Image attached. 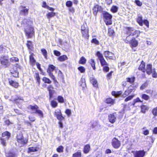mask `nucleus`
I'll use <instances>...</instances> for the list:
<instances>
[{
    "mask_svg": "<svg viewBox=\"0 0 157 157\" xmlns=\"http://www.w3.org/2000/svg\"><path fill=\"white\" fill-rule=\"evenodd\" d=\"M28 10L27 9H24L21 10V13H23L24 15H26L28 13Z\"/></svg>",
    "mask_w": 157,
    "mask_h": 157,
    "instance_id": "51",
    "label": "nucleus"
},
{
    "mask_svg": "<svg viewBox=\"0 0 157 157\" xmlns=\"http://www.w3.org/2000/svg\"><path fill=\"white\" fill-rule=\"evenodd\" d=\"M6 51V48L3 47L2 45L0 46V52L1 53H3V52H5Z\"/></svg>",
    "mask_w": 157,
    "mask_h": 157,
    "instance_id": "56",
    "label": "nucleus"
},
{
    "mask_svg": "<svg viewBox=\"0 0 157 157\" xmlns=\"http://www.w3.org/2000/svg\"><path fill=\"white\" fill-rule=\"evenodd\" d=\"M138 102H142V101H140V99L139 98H137L133 100V103L132 104L133 105H134L136 103Z\"/></svg>",
    "mask_w": 157,
    "mask_h": 157,
    "instance_id": "52",
    "label": "nucleus"
},
{
    "mask_svg": "<svg viewBox=\"0 0 157 157\" xmlns=\"http://www.w3.org/2000/svg\"><path fill=\"white\" fill-rule=\"evenodd\" d=\"M118 8L116 6H113L111 9V11L114 13L116 12L117 11Z\"/></svg>",
    "mask_w": 157,
    "mask_h": 157,
    "instance_id": "38",
    "label": "nucleus"
},
{
    "mask_svg": "<svg viewBox=\"0 0 157 157\" xmlns=\"http://www.w3.org/2000/svg\"><path fill=\"white\" fill-rule=\"evenodd\" d=\"M108 120L111 123L113 124L115 122L117 118L113 114H110L108 116Z\"/></svg>",
    "mask_w": 157,
    "mask_h": 157,
    "instance_id": "13",
    "label": "nucleus"
},
{
    "mask_svg": "<svg viewBox=\"0 0 157 157\" xmlns=\"http://www.w3.org/2000/svg\"><path fill=\"white\" fill-rule=\"evenodd\" d=\"M54 53L55 55L58 56H60L61 54L57 50H54Z\"/></svg>",
    "mask_w": 157,
    "mask_h": 157,
    "instance_id": "62",
    "label": "nucleus"
},
{
    "mask_svg": "<svg viewBox=\"0 0 157 157\" xmlns=\"http://www.w3.org/2000/svg\"><path fill=\"white\" fill-rule=\"evenodd\" d=\"M96 56L98 57L99 60L104 58L103 56L99 52H97L96 54Z\"/></svg>",
    "mask_w": 157,
    "mask_h": 157,
    "instance_id": "32",
    "label": "nucleus"
},
{
    "mask_svg": "<svg viewBox=\"0 0 157 157\" xmlns=\"http://www.w3.org/2000/svg\"><path fill=\"white\" fill-rule=\"evenodd\" d=\"M90 82L92 83L93 85L95 87H97L98 86L97 81L96 79L93 78H90Z\"/></svg>",
    "mask_w": 157,
    "mask_h": 157,
    "instance_id": "29",
    "label": "nucleus"
},
{
    "mask_svg": "<svg viewBox=\"0 0 157 157\" xmlns=\"http://www.w3.org/2000/svg\"><path fill=\"white\" fill-rule=\"evenodd\" d=\"M10 133L8 131H6L2 134V137L1 138V143L3 146L6 145V141L10 137Z\"/></svg>",
    "mask_w": 157,
    "mask_h": 157,
    "instance_id": "4",
    "label": "nucleus"
},
{
    "mask_svg": "<svg viewBox=\"0 0 157 157\" xmlns=\"http://www.w3.org/2000/svg\"><path fill=\"white\" fill-rule=\"evenodd\" d=\"M9 83L10 85L16 88H17L18 86V83L14 82L11 79H9Z\"/></svg>",
    "mask_w": 157,
    "mask_h": 157,
    "instance_id": "19",
    "label": "nucleus"
},
{
    "mask_svg": "<svg viewBox=\"0 0 157 157\" xmlns=\"http://www.w3.org/2000/svg\"><path fill=\"white\" fill-rule=\"evenodd\" d=\"M55 15V13L53 12L48 13L47 15V18L50 19V18L54 17Z\"/></svg>",
    "mask_w": 157,
    "mask_h": 157,
    "instance_id": "37",
    "label": "nucleus"
},
{
    "mask_svg": "<svg viewBox=\"0 0 157 157\" xmlns=\"http://www.w3.org/2000/svg\"><path fill=\"white\" fill-rule=\"evenodd\" d=\"M90 149V146L89 145L87 144L85 146L84 148V152L85 153H87L89 151Z\"/></svg>",
    "mask_w": 157,
    "mask_h": 157,
    "instance_id": "22",
    "label": "nucleus"
},
{
    "mask_svg": "<svg viewBox=\"0 0 157 157\" xmlns=\"http://www.w3.org/2000/svg\"><path fill=\"white\" fill-rule=\"evenodd\" d=\"M17 138L18 142L19 144H18L19 147H22L26 143V140L24 139L23 135L21 133H20L17 135Z\"/></svg>",
    "mask_w": 157,
    "mask_h": 157,
    "instance_id": "7",
    "label": "nucleus"
},
{
    "mask_svg": "<svg viewBox=\"0 0 157 157\" xmlns=\"http://www.w3.org/2000/svg\"><path fill=\"white\" fill-rule=\"evenodd\" d=\"M33 55L32 54L30 55L29 56L30 63L33 66L35 65L36 62V60L33 56Z\"/></svg>",
    "mask_w": 157,
    "mask_h": 157,
    "instance_id": "17",
    "label": "nucleus"
},
{
    "mask_svg": "<svg viewBox=\"0 0 157 157\" xmlns=\"http://www.w3.org/2000/svg\"><path fill=\"white\" fill-rule=\"evenodd\" d=\"M57 100L59 102L61 103H63L64 102V99L61 96H59L58 97Z\"/></svg>",
    "mask_w": 157,
    "mask_h": 157,
    "instance_id": "48",
    "label": "nucleus"
},
{
    "mask_svg": "<svg viewBox=\"0 0 157 157\" xmlns=\"http://www.w3.org/2000/svg\"><path fill=\"white\" fill-rule=\"evenodd\" d=\"M132 47H136L138 45V42L135 39H132V40L130 42Z\"/></svg>",
    "mask_w": 157,
    "mask_h": 157,
    "instance_id": "23",
    "label": "nucleus"
},
{
    "mask_svg": "<svg viewBox=\"0 0 157 157\" xmlns=\"http://www.w3.org/2000/svg\"><path fill=\"white\" fill-rule=\"evenodd\" d=\"M78 69L80 71L81 73H83L85 71V68L82 66H81L78 68Z\"/></svg>",
    "mask_w": 157,
    "mask_h": 157,
    "instance_id": "59",
    "label": "nucleus"
},
{
    "mask_svg": "<svg viewBox=\"0 0 157 157\" xmlns=\"http://www.w3.org/2000/svg\"><path fill=\"white\" fill-rule=\"evenodd\" d=\"M27 46L29 49L32 50L33 48V44L31 41H28V43L27 44Z\"/></svg>",
    "mask_w": 157,
    "mask_h": 157,
    "instance_id": "41",
    "label": "nucleus"
},
{
    "mask_svg": "<svg viewBox=\"0 0 157 157\" xmlns=\"http://www.w3.org/2000/svg\"><path fill=\"white\" fill-rule=\"evenodd\" d=\"M126 29L127 30V34L130 35L131 36H134L135 37H137L140 34V32L139 30L134 31V29L133 28L126 27Z\"/></svg>",
    "mask_w": 157,
    "mask_h": 157,
    "instance_id": "3",
    "label": "nucleus"
},
{
    "mask_svg": "<svg viewBox=\"0 0 157 157\" xmlns=\"http://www.w3.org/2000/svg\"><path fill=\"white\" fill-rule=\"evenodd\" d=\"M131 36L130 35L127 36L126 38V42L127 43H129L132 40V39H133V37H131Z\"/></svg>",
    "mask_w": 157,
    "mask_h": 157,
    "instance_id": "35",
    "label": "nucleus"
},
{
    "mask_svg": "<svg viewBox=\"0 0 157 157\" xmlns=\"http://www.w3.org/2000/svg\"><path fill=\"white\" fill-rule=\"evenodd\" d=\"M134 95H132L128 96L125 99V101H127L132 99L134 97Z\"/></svg>",
    "mask_w": 157,
    "mask_h": 157,
    "instance_id": "53",
    "label": "nucleus"
},
{
    "mask_svg": "<svg viewBox=\"0 0 157 157\" xmlns=\"http://www.w3.org/2000/svg\"><path fill=\"white\" fill-rule=\"evenodd\" d=\"M135 2L137 6H141L142 4V3L139 0H136Z\"/></svg>",
    "mask_w": 157,
    "mask_h": 157,
    "instance_id": "60",
    "label": "nucleus"
},
{
    "mask_svg": "<svg viewBox=\"0 0 157 157\" xmlns=\"http://www.w3.org/2000/svg\"><path fill=\"white\" fill-rule=\"evenodd\" d=\"M143 23L148 28L149 27V22L147 20H144L143 21Z\"/></svg>",
    "mask_w": 157,
    "mask_h": 157,
    "instance_id": "64",
    "label": "nucleus"
},
{
    "mask_svg": "<svg viewBox=\"0 0 157 157\" xmlns=\"http://www.w3.org/2000/svg\"><path fill=\"white\" fill-rule=\"evenodd\" d=\"M136 86H130L128 88V91H129L128 94H129L133 91H134L136 90Z\"/></svg>",
    "mask_w": 157,
    "mask_h": 157,
    "instance_id": "26",
    "label": "nucleus"
},
{
    "mask_svg": "<svg viewBox=\"0 0 157 157\" xmlns=\"http://www.w3.org/2000/svg\"><path fill=\"white\" fill-rule=\"evenodd\" d=\"M151 73H152V77L154 78H157V73L155 72V69L154 68L153 69Z\"/></svg>",
    "mask_w": 157,
    "mask_h": 157,
    "instance_id": "54",
    "label": "nucleus"
},
{
    "mask_svg": "<svg viewBox=\"0 0 157 157\" xmlns=\"http://www.w3.org/2000/svg\"><path fill=\"white\" fill-rule=\"evenodd\" d=\"M63 147L62 146H60L57 148L56 150L59 152H62L63 151Z\"/></svg>",
    "mask_w": 157,
    "mask_h": 157,
    "instance_id": "45",
    "label": "nucleus"
},
{
    "mask_svg": "<svg viewBox=\"0 0 157 157\" xmlns=\"http://www.w3.org/2000/svg\"><path fill=\"white\" fill-rule=\"evenodd\" d=\"M114 32L113 30L110 28L108 29V34L109 36H112L113 35Z\"/></svg>",
    "mask_w": 157,
    "mask_h": 157,
    "instance_id": "46",
    "label": "nucleus"
},
{
    "mask_svg": "<svg viewBox=\"0 0 157 157\" xmlns=\"http://www.w3.org/2000/svg\"><path fill=\"white\" fill-rule=\"evenodd\" d=\"M42 80L44 82L46 83L50 84L52 82L51 81L49 78L45 77H43Z\"/></svg>",
    "mask_w": 157,
    "mask_h": 157,
    "instance_id": "31",
    "label": "nucleus"
},
{
    "mask_svg": "<svg viewBox=\"0 0 157 157\" xmlns=\"http://www.w3.org/2000/svg\"><path fill=\"white\" fill-rule=\"evenodd\" d=\"M82 36L84 37L87 38L89 36L88 30H85V31H81Z\"/></svg>",
    "mask_w": 157,
    "mask_h": 157,
    "instance_id": "24",
    "label": "nucleus"
},
{
    "mask_svg": "<svg viewBox=\"0 0 157 157\" xmlns=\"http://www.w3.org/2000/svg\"><path fill=\"white\" fill-rule=\"evenodd\" d=\"M145 63L143 61L141 62V63L140 65L139 69L141 70L143 72H144L145 71Z\"/></svg>",
    "mask_w": 157,
    "mask_h": 157,
    "instance_id": "18",
    "label": "nucleus"
},
{
    "mask_svg": "<svg viewBox=\"0 0 157 157\" xmlns=\"http://www.w3.org/2000/svg\"><path fill=\"white\" fill-rule=\"evenodd\" d=\"M26 21V19H24L23 22L27 23ZM24 29L26 35L28 38L32 37L34 35V32L33 31L34 29L33 27L32 26L30 22L28 21V23L25 24Z\"/></svg>",
    "mask_w": 157,
    "mask_h": 157,
    "instance_id": "1",
    "label": "nucleus"
},
{
    "mask_svg": "<svg viewBox=\"0 0 157 157\" xmlns=\"http://www.w3.org/2000/svg\"><path fill=\"white\" fill-rule=\"evenodd\" d=\"M6 157H16L17 155L14 152L9 151L6 153Z\"/></svg>",
    "mask_w": 157,
    "mask_h": 157,
    "instance_id": "15",
    "label": "nucleus"
},
{
    "mask_svg": "<svg viewBox=\"0 0 157 157\" xmlns=\"http://www.w3.org/2000/svg\"><path fill=\"white\" fill-rule=\"evenodd\" d=\"M88 30V28L86 24H84L81 27V31H85V30Z\"/></svg>",
    "mask_w": 157,
    "mask_h": 157,
    "instance_id": "49",
    "label": "nucleus"
},
{
    "mask_svg": "<svg viewBox=\"0 0 157 157\" xmlns=\"http://www.w3.org/2000/svg\"><path fill=\"white\" fill-rule=\"evenodd\" d=\"M112 144L113 147L116 149L119 148L121 145L120 141L116 138L113 139L112 140Z\"/></svg>",
    "mask_w": 157,
    "mask_h": 157,
    "instance_id": "9",
    "label": "nucleus"
},
{
    "mask_svg": "<svg viewBox=\"0 0 157 157\" xmlns=\"http://www.w3.org/2000/svg\"><path fill=\"white\" fill-rule=\"evenodd\" d=\"M145 154L144 150L136 151L134 154V157H143Z\"/></svg>",
    "mask_w": 157,
    "mask_h": 157,
    "instance_id": "12",
    "label": "nucleus"
},
{
    "mask_svg": "<svg viewBox=\"0 0 157 157\" xmlns=\"http://www.w3.org/2000/svg\"><path fill=\"white\" fill-rule=\"evenodd\" d=\"M97 124V122L96 121H93L90 122V125L92 128H95Z\"/></svg>",
    "mask_w": 157,
    "mask_h": 157,
    "instance_id": "43",
    "label": "nucleus"
},
{
    "mask_svg": "<svg viewBox=\"0 0 157 157\" xmlns=\"http://www.w3.org/2000/svg\"><path fill=\"white\" fill-rule=\"evenodd\" d=\"M81 82L82 83L81 84L80 86L83 87H84L86 85L85 79L84 78H82L81 80Z\"/></svg>",
    "mask_w": 157,
    "mask_h": 157,
    "instance_id": "39",
    "label": "nucleus"
},
{
    "mask_svg": "<svg viewBox=\"0 0 157 157\" xmlns=\"http://www.w3.org/2000/svg\"><path fill=\"white\" fill-rule=\"evenodd\" d=\"M148 83L147 82H146L140 87V89L141 90H143L148 85Z\"/></svg>",
    "mask_w": 157,
    "mask_h": 157,
    "instance_id": "44",
    "label": "nucleus"
},
{
    "mask_svg": "<svg viewBox=\"0 0 157 157\" xmlns=\"http://www.w3.org/2000/svg\"><path fill=\"white\" fill-rule=\"evenodd\" d=\"M10 61L13 62H17L18 61V59L17 57H13L11 58Z\"/></svg>",
    "mask_w": 157,
    "mask_h": 157,
    "instance_id": "63",
    "label": "nucleus"
},
{
    "mask_svg": "<svg viewBox=\"0 0 157 157\" xmlns=\"http://www.w3.org/2000/svg\"><path fill=\"white\" fill-rule=\"evenodd\" d=\"M54 115L57 119L61 121L64 119V117L62 116V114L60 109L56 110L54 112Z\"/></svg>",
    "mask_w": 157,
    "mask_h": 157,
    "instance_id": "11",
    "label": "nucleus"
},
{
    "mask_svg": "<svg viewBox=\"0 0 157 157\" xmlns=\"http://www.w3.org/2000/svg\"><path fill=\"white\" fill-rule=\"evenodd\" d=\"M51 105L53 107H55L57 106V103L56 101H51Z\"/></svg>",
    "mask_w": 157,
    "mask_h": 157,
    "instance_id": "55",
    "label": "nucleus"
},
{
    "mask_svg": "<svg viewBox=\"0 0 157 157\" xmlns=\"http://www.w3.org/2000/svg\"><path fill=\"white\" fill-rule=\"evenodd\" d=\"M152 66L151 64H148L147 65L146 68H145V71L149 75L151 73L153 70L152 69Z\"/></svg>",
    "mask_w": 157,
    "mask_h": 157,
    "instance_id": "14",
    "label": "nucleus"
},
{
    "mask_svg": "<svg viewBox=\"0 0 157 157\" xmlns=\"http://www.w3.org/2000/svg\"><path fill=\"white\" fill-rule=\"evenodd\" d=\"M81 152L78 151L73 154V157H81Z\"/></svg>",
    "mask_w": 157,
    "mask_h": 157,
    "instance_id": "40",
    "label": "nucleus"
},
{
    "mask_svg": "<svg viewBox=\"0 0 157 157\" xmlns=\"http://www.w3.org/2000/svg\"><path fill=\"white\" fill-rule=\"evenodd\" d=\"M89 62L90 63L93 69L95 70L96 69L95 67V63L94 60L93 59H91L90 61Z\"/></svg>",
    "mask_w": 157,
    "mask_h": 157,
    "instance_id": "30",
    "label": "nucleus"
},
{
    "mask_svg": "<svg viewBox=\"0 0 157 157\" xmlns=\"http://www.w3.org/2000/svg\"><path fill=\"white\" fill-rule=\"evenodd\" d=\"M0 63L5 67H7L10 64L7 56L2 55L0 56Z\"/></svg>",
    "mask_w": 157,
    "mask_h": 157,
    "instance_id": "5",
    "label": "nucleus"
},
{
    "mask_svg": "<svg viewBox=\"0 0 157 157\" xmlns=\"http://www.w3.org/2000/svg\"><path fill=\"white\" fill-rule=\"evenodd\" d=\"M68 58L66 55H64L59 56L58 58V60L61 62H63L67 60Z\"/></svg>",
    "mask_w": 157,
    "mask_h": 157,
    "instance_id": "20",
    "label": "nucleus"
},
{
    "mask_svg": "<svg viewBox=\"0 0 157 157\" xmlns=\"http://www.w3.org/2000/svg\"><path fill=\"white\" fill-rule=\"evenodd\" d=\"M35 77L36 78L37 82L38 84H40V77L39 76V74L38 73H36L35 75Z\"/></svg>",
    "mask_w": 157,
    "mask_h": 157,
    "instance_id": "27",
    "label": "nucleus"
},
{
    "mask_svg": "<svg viewBox=\"0 0 157 157\" xmlns=\"http://www.w3.org/2000/svg\"><path fill=\"white\" fill-rule=\"evenodd\" d=\"M101 65L102 66H108V64L106 62L104 58L100 60Z\"/></svg>",
    "mask_w": 157,
    "mask_h": 157,
    "instance_id": "28",
    "label": "nucleus"
},
{
    "mask_svg": "<svg viewBox=\"0 0 157 157\" xmlns=\"http://www.w3.org/2000/svg\"><path fill=\"white\" fill-rule=\"evenodd\" d=\"M86 61V59L83 56L81 57L79 62V63L81 64H84Z\"/></svg>",
    "mask_w": 157,
    "mask_h": 157,
    "instance_id": "34",
    "label": "nucleus"
},
{
    "mask_svg": "<svg viewBox=\"0 0 157 157\" xmlns=\"http://www.w3.org/2000/svg\"><path fill=\"white\" fill-rule=\"evenodd\" d=\"M141 98L145 100H147L149 99V97L147 95L144 94L142 95Z\"/></svg>",
    "mask_w": 157,
    "mask_h": 157,
    "instance_id": "47",
    "label": "nucleus"
},
{
    "mask_svg": "<svg viewBox=\"0 0 157 157\" xmlns=\"http://www.w3.org/2000/svg\"><path fill=\"white\" fill-rule=\"evenodd\" d=\"M92 42L96 44H99V41L96 39L94 38L92 40Z\"/></svg>",
    "mask_w": 157,
    "mask_h": 157,
    "instance_id": "61",
    "label": "nucleus"
},
{
    "mask_svg": "<svg viewBox=\"0 0 157 157\" xmlns=\"http://www.w3.org/2000/svg\"><path fill=\"white\" fill-rule=\"evenodd\" d=\"M103 54L106 58L108 57L110 59H116V57L114 56V54L109 51L104 52Z\"/></svg>",
    "mask_w": 157,
    "mask_h": 157,
    "instance_id": "10",
    "label": "nucleus"
},
{
    "mask_svg": "<svg viewBox=\"0 0 157 157\" xmlns=\"http://www.w3.org/2000/svg\"><path fill=\"white\" fill-rule=\"evenodd\" d=\"M106 102L108 104H113L114 103V101L112 98H109L106 99Z\"/></svg>",
    "mask_w": 157,
    "mask_h": 157,
    "instance_id": "42",
    "label": "nucleus"
},
{
    "mask_svg": "<svg viewBox=\"0 0 157 157\" xmlns=\"http://www.w3.org/2000/svg\"><path fill=\"white\" fill-rule=\"evenodd\" d=\"M135 78L134 77H132L131 78H128L126 79V81L128 82L131 83H132L134 82Z\"/></svg>",
    "mask_w": 157,
    "mask_h": 157,
    "instance_id": "25",
    "label": "nucleus"
},
{
    "mask_svg": "<svg viewBox=\"0 0 157 157\" xmlns=\"http://www.w3.org/2000/svg\"><path fill=\"white\" fill-rule=\"evenodd\" d=\"M152 113L155 116H157V107L153 109L152 110Z\"/></svg>",
    "mask_w": 157,
    "mask_h": 157,
    "instance_id": "58",
    "label": "nucleus"
},
{
    "mask_svg": "<svg viewBox=\"0 0 157 157\" xmlns=\"http://www.w3.org/2000/svg\"><path fill=\"white\" fill-rule=\"evenodd\" d=\"M41 51L44 57V58L47 59V52L46 50L45 49L42 48L41 49Z\"/></svg>",
    "mask_w": 157,
    "mask_h": 157,
    "instance_id": "33",
    "label": "nucleus"
},
{
    "mask_svg": "<svg viewBox=\"0 0 157 157\" xmlns=\"http://www.w3.org/2000/svg\"><path fill=\"white\" fill-rule=\"evenodd\" d=\"M137 21L139 25L142 26L143 25L142 17L141 16H139L137 19Z\"/></svg>",
    "mask_w": 157,
    "mask_h": 157,
    "instance_id": "21",
    "label": "nucleus"
},
{
    "mask_svg": "<svg viewBox=\"0 0 157 157\" xmlns=\"http://www.w3.org/2000/svg\"><path fill=\"white\" fill-rule=\"evenodd\" d=\"M66 6L68 7H71L72 5V2L71 1H68L66 2Z\"/></svg>",
    "mask_w": 157,
    "mask_h": 157,
    "instance_id": "57",
    "label": "nucleus"
},
{
    "mask_svg": "<svg viewBox=\"0 0 157 157\" xmlns=\"http://www.w3.org/2000/svg\"><path fill=\"white\" fill-rule=\"evenodd\" d=\"M55 67L52 65H50L49 66L47 70V72L48 73L50 77L54 81H56V78L53 75L52 72L55 69Z\"/></svg>",
    "mask_w": 157,
    "mask_h": 157,
    "instance_id": "8",
    "label": "nucleus"
},
{
    "mask_svg": "<svg viewBox=\"0 0 157 157\" xmlns=\"http://www.w3.org/2000/svg\"><path fill=\"white\" fill-rule=\"evenodd\" d=\"M101 8V7H99V6L98 5H95L93 7V12L94 14V15L96 16L97 14L98 11L99 10H100V9Z\"/></svg>",
    "mask_w": 157,
    "mask_h": 157,
    "instance_id": "16",
    "label": "nucleus"
},
{
    "mask_svg": "<svg viewBox=\"0 0 157 157\" xmlns=\"http://www.w3.org/2000/svg\"><path fill=\"white\" fill-rule=\"evenodd\" d=\"M103 16L105 19V22L107 25H110L112 24L111 19L112 16L107 12H105L103 13Z\"/></svg>",
    "mask_w": 157,
    "mask_h": 157,
    "instance_id": "6",
    "label": "nucleus"
},
{
    "mask_svg": "<svg viewBox=\"0 0 157 157\" xmlns=\"http://www.w3.org/2000/svg\"><path fill=\"white\" fill-rule=\"evenodd\" d=\"M28 108L31 110L33 113H37L40 118L43 117V112L42 111L38 109V107L37 105H29L28 106Z\"/></svg>",
    "mask_w": 157,
    "mask_h": 157,
    "instance_id": "2",
    "label": "nucleus"
},
{
    "mask_svg": "<svg viewBox=\"0 0 157 157\" xmlns=\"http://www.w3.org/2000/svg\"><path fill=\"white\" fill-rule=\"evenodd\" d=\"M37 151L36 147H29L28 149V152H34Z\"/></svg>",
    "mask_w": 157,
    "mask_h": 157,
    "instance_id": "36",
    "label": "nucleus"
},
{
    "mask_svg": "<svg viewBox=\"0 0 157 157\" xmlns=\"http://www.w3.org/2000/svg\"><path fill=\"white\" fill-rule=\"evenodd\" d=\"M141 111L143 113H145V110L147 109V107L145 105H142L141 107Z\"/></svg>",
    "mask_w": 157,
    "mask_h": 157,
    "instance_id": "50",
    "label": "nucleus"
}]
</instances>
